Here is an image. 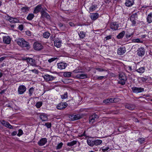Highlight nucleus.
<instances>
[{
  "instance_id": "f257e3e1",
  "label": "nucleus",
  "mask_w": 152,
  "mask_h": 152,
  "mask_svg": "<svg viewBox=\"0 0 152 152\" xmlns=\"http://www.w3.org/2000/svg\"><path fill=\"white\" fill-rule=\"evenodd\" d=\"M17 44L22 47H27L28 43L23 38H20L16 40Z\"/></svg>"
},
{
  "instance_id": "f03ea898",
  "label": "nucleus",
  "mask_w": 152,
  "mask_h": 152,
  "mask_svg": "<svg viewBox=\"0 0 152 152\" xmlns=\"http://www.w3.org/2000/svg\"><path fill=\"white\" fill-rule=\"evenodd\" d=\"M119 79L118 83L122 85L125 84V81L127 80L126 76L123 73H121L119 74Z\"/></svg>"
},
{
  "instance_id": "7ed1b4c3",
  "label": "nucleus",
  "mask_w": 152,
  "mask_h": 152,
  "mask_svg": "<svg viewBox=\"0 0 152 152\" xmlns=\"http://www.w3.org/2000/svg\"><path fill=\"white\" fill-rule=\"evenodd\" d=\"M1 37H2L3 40H2L1 38H0V42H3L4 43L9 44H10L11 40V38L8 36H2Z\"/></svg>"
},
{
  "instance_id": "20e7f679",
  "label": "nucleus",
  "mask_w": 152,
  "mask_h": 152,
  "mask_svg": "<svg viewBox=\"0 0 152 152\" xmlns=\"http://www.w3.org/2000/svg\"><path fill=\"white\" fill-rule=\"evenodd\" d=\"M33 47L34 50H40L43 48L41 43L38 42H35L34 43Z\"/></svg>"
},
{
  "instance_id": "39448f33",
  "label": "nucleus",
  "mask_w": 152,
  "mask_h": 152,
  "mask_svg": "<svg viewBox=\"0 0 152 152\" xmlns=\"http://www.w3.org/2000/svg\"><path fill=\"white\" fill-rule=\"evenodd\" d=\"M83 117L81 114L72 115L69 116V118L72 121H75L80 119Z\"/></svg>"
},
{
  "instance_id": "423d86ee",
  "label": "nucleus",
  "mask_w": 152,
  "mask_h": 152,
  "mask_svg": "<svg viewBox=\"0 0 152 152\" xmlns=\"http://www.w3.org/2000/svg\"><path fill=\"white\" fill-rule=\"evenodd\" d=\"M68 104L66 102H61L56 106V108L59 110H63L66 108Z\"/></svg>"
},
{
  "instance_id": "0eeeda50",
  "label": "nucleus",
  "mask_w": 152,
  "mask_h": 152,
  "mask_svg": "<svg viewBox=\"0 0 152 152\" xmlns=\"http://www.w3.org/2000/svg\"><path fill=\"white\" fill-rule=\"evenodd\" d=\"M26 88L24 85H20L18 88V94H22L26 91Z\"/></svg>"
},
{
  "instance_id": "6e6552de",
  "label": "nucleus",
  "mask_w": 152,
  "mask_h": 152,
  "mask_svg": "<svg viewBox=\"0 0 152 152\" xmlns=\"http://www.w3.org/2000/svg\"><path fill=\"white\" fill-rule=\"evenodd\" d=\"M41 18H46L47 19H50V15L45 11L43 10V9L41 11Z\"/></svg>"
},
{
  "instance_id": "1a4fd4ad",
  "label": "nucleus",
  "mask_w": 152,
  "mask_h": 152,
  "mask_svg": "<svg viewBox=\"0 0 152 152\" xmlns=\"http://www.w3.org/2000/svg\"><path fill=\"white\" fill-rule=\"evenodd\" d=\"M132 89L134 93H138L143 92L144 89L142 88H137L135 87H133Z\"/></svg>"
},
{
  "instance_id": "9d476101",
  "label": "nucleus",
  "mask_w": 152,
  "mask_h": 152,
  "mask_svg": "<svg viewBox=\"0 0 152 152\" xmlns=\"http://www.w3.org/2000/svg\"><path fill=\"white\" fill-rule=\"evenodd\" d=\"M137 55L139 56H143L145 53V51L144 48L142 47H141L138 48L137 50Z\"/></svg>"
},
{
  "instance_id": "9b49d317",
  "label": "nucleus",
  "mask_w": 152,
  "mask_h": 152,
  "mask_svg": "<svg viewBox=\"0 0 152 152\" xmlns=\"http://www.w3.org/2000/svg\"><path fill=\"white\" fill-rule=\"evenodd\" d=\"M136 71L140 74H142L144 73L145 70V68L144 66L140 67L136 66Z\"/></svg>"
},
{
  "instance_id": "f8f14e48",
  "label": "nucleus",
  "mask_w": 152,
  "mask_h": 152,
  "mask_svg": "<svg viewBox=\"0 0 152 152\" xmlns=\"http://www.w3.org/2000/svg\"><path fill=\"white\" fill-rule=\"evenodd\" d=\"M98 118V115L96 114H94L90 115L89 117V121L90 123L93 124L95 121L96 118Z\"/></svg>"
},
{
  "instance_id": "ddd939ff",
  "label": "nucleus",
  "mask_w": 152,
  "mask_h": 152,
  "mask_svg": "<svg viewBox=\"0 0 152 152\" xmlns=\"http://www.w3.org/2000/svg\"><path fill=\"white\" fill-rule=\"evenodd\" d=\"M47 142V140L46 138H42L37 143L39 146H42L44 145Z\"/></svg>"
},
{
  "instance_id": "4468645a",
  "label": "nucleus",
  "mask_w": 152,
  "mask_h": 152,
  "mask_svg": "<svg viewBox=\"0 0 152 152\" xmlns=\"http://www.w3.org/2000/svg\"><path fill=\"white\" fill-rule=\"evenodd\" d=\"M26 60L32 66H37L36 64V62L34 59L31 58H27Z\"/></svg>"
},
{
  "instance_id": "2eb2a0df",
  "label": "nucleus",
  "mask_w": 152,
  "mask_h": 152,
  "mask_svg": "<svg viewBox=\"0 0 152 152\" xmlns=\"http://www.w3.org/2000/svg\"><path fill=\"white\" fill-rule=\"evenodd\" d=\"M67 66V64L65 63L61 62L57 64L58 68L61 70L65 69Z\"/></svg>"
},
{
  "instance_id": "dca6fc26",
  "label": "nucleus",
  "mask_w": 152,
  "mask_h": 152,
  "mask_svg": "<svg viewBox=\"0 0 152 152\" xmlns=\"http://www.w3.org/2000/svg\"><path fill=\"white\" fill-rule=\"evenodd\" d=\"M134 0H126L125 5L127 7H131L134 4Z\"/></svg>"
},
{
  "instance_id": "f3484780",
  "label": "nucleus",
  "mask_w": 152,
  "mask_h": 152,
  "mask_svg": "<svg viewBox=\"0 0 152 152\" xmlns=\"http://www.w3.org/2000/svg\"><path fill=\"white\" fill-rule=\"evenodd\" d=\"M110 27L111 29L114 30H116L118 29L119 27V25L117 23L113 22L111 23Z\"/></svg>"
},
{
  "instance_id": "a211bd4d",
  "label": "nucleus",
  "mask_w": 152,
  "mask_h": 152,
  "mask_svg": "<svg viewBox=\"0 0 152 152\" xmlns=\"http://www.w3.org/2000/svg\"><path fill=\"white\" fill-rule=\"evenodd\" d=\"M126 51L125 48L120 47L118 49L117 54L119 55H123L126 52Z\"/></svg>"
},
{
  "instance_id": "6ab92c4d",
  "label": "nucleus",
  "mask_w": 152,
  "mask_h": 152,
  "mask_svg": "<svg viewBox=\"0 0 152 152\" xmlns=\"http://www.w3.org/2000/svg\"><path fill=\"white\" fill-rule=\"evenodd\" d=\"M43 78L46 81H51L53 80L55 78L53 77L51 75L48 74L45 75L43 76Z\"/></svg>"
},
{
  "instance_id": "aec40b11",
  "label": "nucleus",
  "mask_w": 152,
  "mask_h": 152,
  "mask_svg": "<svg viewBox=\"0 0 152 152\" xmlns=\"http://www.w3.org/2000/svg\"><path fill=\"white\" fill-rule=\"evenodd\" d=\"M39 118L43 121H45L48 120L47 115L45 113H42L40 114Z\"/></svg>"
},
{
  "instance_id": "412c9836",
  "label": "nucleus",
  "mask_w": 152,
  "mask_h": 152,
  "mask_svg": "<svg viewBox=\"0 0 152 152\" xmlns=\"http://www.w3.org/2000/svg\"><path fill=\"white\" fill-rule=\"evenodd\" d=\"M42 9L41 4H39L37 5L35 8L34 10V13L37 14L40 11L41 12V10Z\"/></svg>"
},
{
  "instance_id": "4be33fe9",
  "label": "nucleus",
  "mask_w": 152,
  "mask_h": 152,
  "mask_svg": "<svg viewBox=\"0 0 152 152\" xmlns=\"http://www.w3.org/2000/svg\"><path fill=\"white\" fill-rule=\"evenodd\" d=\"M125 106L126 108L129 110H133L135 108V105L134 104H126Z\"/></svg>"
},
{
  "instance_id": "5701e85b",
  "label": "nucleus",
  "mask_w": 152,
  "mask_h": 152,
  "mask_svg": "<svg viewBox=\"0 0 152 152\" xmlns=\"http://www.w3.org/2000/svg\"><path fill=\"white\" fill-rule=\"evenodd\" d=\"M77 77L81 79L86 78L88 77L87 75L86 74H81L77 75Z\"/></svg>"
},
{
  "instance_id": "b1692460",
  "label": "nucleus",
  "mask_w": 152,
  "mask_h": 152,
  "mask_svg": "<svg viewBox=\"0 0 152 152\" xmlns=\"http://www.w3.org/2000/svg\"><path fill=\"white\" fill-rule=\"evenodd\" d=\"M2 123L5 126L10 129H13L12 126L9 122L3 121Z\"/></svg>"
},
{
  "instance_id": "393cba45",
  "label": "nucleus",
  "mask_w": 152,
  "mask_h": 152,
  "mask_svg": "<svg viewBox=\"0 0 152 152\" xmlns=\"http://www.w3.org/2000/svg\"><path fill=\"white\" fill-rule=\"evenodd\" d=\"M98 17L99 14L97 13H92L90 15L91 19H96L98 18Z\"/></svg>"
},
{
  "instance_id": "a878e982",
  "label": "nucleus",
  "mask_w": 152,
  "mask_h": 152,
  "mask_svg": "<svg viewBox=\"0 0 152 152\" xmlns=\"http://www.w3.org/2000/svg\"><path fill=\"white\" fill-rule=\"evenodd\" d=\"M87 142L88 145L90 146H93L94 145V140H92L89 139L87 140Z\"/></svg>"
},
{
  "instance_id": "bb28decb",
  "label": "nucleus",
  "mask_w": 152,
  "mask_h": 152,
  "mask_svg": "<svg viewBox=\"0 0 152 152\" xmlns=\"http://www.w3.org/2000/svg\"><path fill=\"white\" fill-rule=\"evenodd\" d=\"M55 46L57 48H59L61 46V41H56L54 42Z\"/></svg>"
},
{
  "instance_id": "cd10ccee",
  "label": "nucleus",
  "mask_w": 152,
  "mask_h": 152,
  "mask_svg": "<svg viewBox=\"0 0 152 152\" xmlns=\"http://www.w3.org/2000/svg\"><path fill=\"white\" fill-rule=\"evenodd\" d=\"M77 142V140H73L70 142H68L67 144V146H72L76 144Z\"/></svg>"
},
{
  "instance_id": "c85d7f7f",
  "label": "nucleus",
  "mask_w": 152,
  "mask_h": 152,
  "mask_svg": "<svg viewBox=\"0 0 152 152\" xmlns=\"http://www.w3.org/2000/svg\"><path fill=\"white\" fill-rule=\"evenodd\" d=\"M125 31H123L120 33L117 36V38L118 39H120L123 37L125 34Z\"/></svg>"
},
{
  "instance_id": "c756f323",
  "label": "nucleus",
  "mask_w": 152,
  "mask_h": 152,
  "mask_svg": "<svg viewBox=\"0 0 152 152\" xmlns=\"http://www.w3.org/2000/svg\"><path fill=\"white\" fill-rule=\"evenodd\" d=\"M102 142V141L100 140H94V145H98L101 144Z\"/></svg>"
},
{
  "instance_id": "7c9ffc66",
  "label": "nucleus",
  "mask_w": 152,
  "mask_h": 152,
  "mask_svg": "<svg viewBox=\"0 0 152 152\" xmlns=\"http://www.w3.org/2000/svg\"><path fill=\"white\" fill-rule=\"evenodd\" d=\"M97 7V6L96 5H92L89 8V11L92 12L94 10L96 9Z\"/></svg>"
},
{
  "instance_id": "2f4dec72",
  "label": "nucleus",
  "mask_w": 152,
  "mask_h": 152,
  "mask_svg": "<svg viewBox=\"0 0 152 152\" xmlns=\"http://www.w3.org/2000/svg\"><path fill=\"white\" fill-rule=\"evenodd\" d=\"M79 37L81 39H83L86 36V33L83 31H81L78 33Z\"/></svg>"
},
{
  "instance_id": "473e14b6",
  "label": "nucleus",
  "mask_w": 152,
  "mask_h": 152,
  "mask_svg": "<svg viewBox=\"0 0 152 152\" xmlns=\"http://www.w3.org/2000/svg\"><path fill=\"white\" fill-rule=\"evenodd\" d=\"M50 35V33L48 31H46L43 34V37L46 39H48L49 38Z\"/></svg>"
},
{
  "instance_id": "72a5a7b5",
  "label": "nucleus",
  "mask_w": 152,
  "mask_h": 152,
  "mask_svg": "<svg viewBox=\"0 0 152 152\" xmlns=\"http://www.w3.org/2000/svg\"><path fill=\"white\" fill-rule=\"evenodd\" d=\"M71 74L70 72H65L64 73L63 75L65 77H70L71 76Z\"/></svg>"
},
{
  "instance_id": "f704fd0d",
  "label": "nucleus",
  "mask_w": 152,
  "mask_h": 152,
  "mask_svg": "<svg viewBox=\"0 0 152 152\" xmlns=\"http://www.w3.org/2000/svg\"><path fill=\"white\" fill-rule=\"evenodd\" d=\"M34 91V88L32 87L30 88L28 90V94L29 96H32L33 92Z\"/></svg>"
},
{
  "instance_id": "c9c22d12",
  "label": "nucleus",
  "mask_w": 152,
  "mask_h": 152,
  "mask_svg": "<svg viewBox=\"0 0 152 152\" xmlns=\"http://www.w3.org/2000/svg\"><path fill=\"white\" fill-rule=\"evenodd\" d=\"M118 99L117 98H114L109 99V103L115 102Z\"/></svg>"
},
{
  "instance_id": "e433bc0d",
  "label": "nucleus",
  "mask_w": 152,
  "mask_h": 152,
  "mask_svg": "<svg viewBox=\"0 0 152 152\" xmlns=\"http://www.w3.org/2000/svg\"><path fill=\"white\" fill-rule=\"evenodd\" d=\"M136 18H137V13H135L132 15L130 17V19H133Z\"/></svg>"
},
{
  "instance_id": "4c0bfd02",
  "label": "nucleus",
  "mask_w": 152,
  "mask_h": 152,
  "mask_svg": "<svg viewBox=\"0 0 152 152\" xmlns=\"http://www.w3.org/2000/svg\"><path fill=\"white\" fill-rule=\"evenodd\" d=\"M137 141L140 143L142 144L145 142V139L143 137L139 138Z\"/></svg>"
},
{
  "instance_id": "58836bf2",
  "label": "nucleus",
  "mask_w": 152,
  "mask_h": 152,
  "mask_svg": "<svg viewBox=\"0 0 152 152\" xmlns=\"http://www.w3.org/2000/svg\"><path fill=\"white\" fill-rule=\"evenodd\" d=\"M132 22V26H137V23L138 24V22H137L136 20H130Z\"/></svg>"
},
{
  "instance_id": "ea45409f",
  "label": "nucleus",
  "mask_w": 152,
  "mask_h": 152,
  "mask_svg": "<svg viewBox=\"0 0 152 152\" xmlns=\"http://www.w3.org/2000/svg\"><path fill=\"white\" fill-rule=\"evenodd\" d=\"M140 79L142 82H145L148 80V76H145L141 77Z\"/></svg>"
},
{
  "instance_id": "a19ab883",
  "label": "nucleus",
  "mask_w": 152,
  "mask_h": 152,
  "mask_svg": "<svg viewBox=\"0 0 152 152\" xmlns=\"http://www.w3.org/2000/svg\"><path fill=\"white\" fill-rule=\"evenodd\" d=\"M73 72L75 73H81L82 72V69H79V67H78V69H76L75 70H74Z\"/></svg>"
},
{
  "instance_id": "79ce46f5",
  "label": "nucleus",
  "mask_w": 152,
  "mask_h": 152,
  "mask_svg": "<svg viewBox=\"0 0 152 152\" xmlns=\"http://www.w3.org/2000/svg\"><path fill=\"white\" fill-rule=\"evenodd\" d=\"M68 97L67 93L66 92L64 94L61 95V98L62 99H65L66 98Z\"/></svg>"
},
{
  "instance_id": "37998d69",
  "label": "nucleus",
  "mask_w": 152,
  "mask_h": 152,
  "mask_svg": "<svg viewBox=\"0 0 152 152\" xmlns=\"http://www.w3.org/2000/svg\"><path fill=\"white\" fill-rule=\"evenodd\" d=\"M58 59V58L57 57H53L49 59L48 60V61L49 63H51V62L56 60H57Z\"/></svg>"
},
{
  "instance_id": "c03bdc74",
  "label": "nucleus",
  "mask_w": 152,
  "mask_h": 152,
  "mask_svg": "<svg viewBox=\"0 0 152 152\" xmlns=\"http://www.w3.org/2000/svg\"><path fill=\"white\" fill-rule=\"evenodd\" d=\"M29 10V8L26 6L22 7L21 8V10L23 12H25L27 10Z\"/></svg>"
},
{
  "instance_id": "a18cd8bd",
  "label": "nucleus",
  "mask_w": 152,
  "mask_h": 152,
  "mask_svg": "<svg viewBox=\"0 0 152 152\" xmlns=\"http://www.w3.org/2000/svg\"><path fill=\"white\" fill-rule=\"evenodd\" d=\"M63 145L62 142H61L59 143L58 145L56 146V148L57 149H61Z\"/></svg>"
},
{
  "instance_id": "49530a36",
  "label": "nucleus",
  "mask_w": 152,
  "mask_h": 152,
  "mask_svg": "<svg viewBox=\"0 0 152 152\" xmlns=\"http://www.w3.org/2000/svg\"><path fill=\"white\" fill-rule=\"evenodd\" d=\"M42 105V102H37L36 104V106L37 108L40 107Z\"/></svg>"
},
{
  "instance_id": "de8ad7c7",
  "label": "nucleus",
  "mask_w": 152,
  "mask_h": 152,
  "mask_svg": "<svg viewBox=\"0 0 152 152\" xmlns=\"http://www.w3.org/2000/svg\"><path fill=\"white\" fill-rule=\"evenodd\" d=\"M34 17V15L33 14H29L27 17V19H32Z\"/></svg>"
},
{
  "instance_id": "09e8293b",
  "label": "nucleus",
  "mask_w": 152,
  "mask_h": 152,
  "mask_svg": "<svg viewBox=\"0 0 152 152\" xmlns=\"http://www.w3.org/2000/svg\"><path fill=\"white\" fill-rule=\"evenodd\" d=\"M9 21L11 23H16L19 22V20H9Z\"/></svg>"
},
{
  "instance_id": "8fccbe9b",
  "label": "nucleus",
  "mask_w": 152,
  "mask_h": 152,
  "mask_svg": "<svg viewBox=\"0 0 152 152\" xmlns=\"http://www.w3.org/2000/svg\"><path fill=\"white\" fill-rule=\"evenodd\" d=\"M23 131L21 129H19L18 130V133L17 134V136L20 137L23 134Z\"/></svg>"
},
{
  "instance_id": "3c124183",
  "label": "nucleus",
  "mask_w": 152,
  "mask_h": 152,
  "mask_svg": "<svg viewBox=\"0 0 152 152\" xmlns=\"http://www.w3.org/2000/svg\"><path fill=\"white\" fill-rule=\"evenodd\" d=\"M51 124L50 123H46L44 125L46 126L48 128H50L51 127Z\"/></svg>"
},
{
  "instance_id": "603ef678",
  "label": "nucleus",
  "mask_w": 152,
  "mask_h": 152,
  "mask_svg": "<svg viewBox=\"0 0 152 152\" xmlns=\"http://www.w3.org/2000/svg\"><path fill=\"white\" fill-rule=\"evenodd\" d=\"M23 25L21 24L19 25L18 27V28L20 31H22L23 30Z\"/></svg>"
},
{
  "instance_id": "864d4df0",
  "label": "nucleus",
  "mask_w": 152,
  "mask_h": 152,
  "mask_svg": "<svg viewBox=\"0 0 152 152\" xmlns=\"http://www.w3.org/2000/svg\"><path fill=\"white\" fill-rule=\"evenodd\" d=\"M152 18V12L149 14L147 16V19H151Z\"/></svg>"
},
{
  "instance_id": "5fc2aeb1",
  "label": "nucleus",
  "mask_w": 152,
  "mask_h": 152,
  "mask_svg": "<svg viewBox=\"0 0 152 152\" xmlns=\"http://www.w3.org/2000/svg\"><path fill=\"white\" fill-rule=\"evenodd\" d=\"M26 35L28 36H31V33L29 31H26Z\"/></svg>"
},
{
  "instance_id": "6e6d98bb",
  "label": "nucleus",
  "mask_w": 152,
  "mask_h": 152,
  "mask_svg": "<svg viewBox=\"0 0 152 152\" xmlns=\"http://www.w3.org/2000/svg\"><path fill=\"white\" fill-rule=\"evenodd\" d=\"M133 42H134L137 43L141 42L140 41L139 38H137L136 39L134 40Z\"/></svg>"
},
{
  "instance_id": "4d7b16f0",
  "label": "nucleus",
  "mask_w": 152,
  "mask_h": 152,
  "mask_svg": "<svg viewBox=\"0 0 152 152\" xmlns=\"http://www.w3.org/2000/svg\"><path fill=\"white\" fill-rule=\"evenodd\" d=\"M109 149H110L109 147H106L102 149V150L104 151H109Z\"/></svg>"
},
{
  "instance_id": "13d9d810",
  "label": "nucleus",
  "mask_w": 152,
  "mask_h": 152,
  "mask_svg": "<svg viewBox=\"0 0 152 152\" xmlns=\"http://www.w3.org/2000/svg\"><path fill=\"white\" fill-rule=\"evenodd\" d=\"M5 106L7 107H10L12 108L11 103H8V104H6V105H5Z\"/></svg>"
},
{
  "instance_id": "bf43d9fd",
  "label": "nucleus",
  "mask_w": 152,
  "mask_h": 152,
  "mask_svg": "<svg viewBox=\"0 0 152 152\" xmlns=\"http://www.w3.org/2000/svg\"><path fill=\"white\" fill-rule=\"evenodd\" d=\"M112 36L111 35H109L105 37V39H106V40H109V39H111Z\"/></svg>"
},
{
  "instance_id": "052dcab7",
  "label": "nucleus",
  "mask_w": 152,
  "mask_h": 152,
  "mask_svg": "<svg viewBox=\"0 0 152 152\" xmlns=\"http://www.w3.org/2000/svg\"><path fill=\"white\" fill-rule=\"evenodd\" d=\"M6 58V57L3 56L0 58V62H2Z\"/></svg>"
},
{
  "instance_id": "680f3d73",
  "label": "nucleus",
  "mask_w": 152,
  "mask_h": 152,
  "mask_svg": "<svg viewBox=\"0 0 152 152\" xmlns=\"http://www.w3.org/2000/svg\"><path fill=\"white\" fill-rule=\"evenodd\" d=\"M103 102L105 103H109V99H106L104 100L103 101Z\"/></svg>"
},
{
  "instance_id": "e2e57ef3",
  "label": "nucleus",
  "mask_w": 152,
  "mask_h": 152,
  "mask_svg": "<svg viewBox=\"0 0 152 152\" xmlns=\"http://www.w3.org/2000/svg\"><path fill=\"white\" fill-rule=\"evenodd\" d=\"M104 78V77L103 76H101L98 77L97 79L99 80H101Z\"/></svg>"
},
{
  "instance_id": "0e129e2a",
  "label": "nucleus",
  "mask_w": 152,
  "mask_h": 152,
  "mask_svg": "<svg viewBox=\"0 0 152 152\" xmlns=\"http://www.w3.org/2000/svg\"><path fill=\"white\" fill-rule=\"evenodd\" d=\"M31 71L32 72L35 73L36 74H37L38 73V71L36 69H32L31 70Z\"/></svg>"
},
{
  "instance_id": "69168bd1",
  "label": "nucleus",
  "mask_w": 152,
  "mask_h": 152,
  "mask_svg": "<svg viewBox=\"0 0 152 152\" xmlns=\"http://www.w3.org/2000/svg\"><path fill=\"white\" fill-rule=\"evenodd\" d=\"M17 134V132L14 131L11 133V135L12 136H15Z\"/></svg>"
},
{
  "instance_id": "338daca9",
  "label": "nucleus",
  "mask_w": 152,
  "mask_h": 152,
  "mask_svg": "<svg viewBox=\"0 0 152 152\" xmlns=\"http://www.w3.org/2000/svg\"><path fill=\"white\" fill-rule=\"evenodd\" d=\"M54 38H55V36L54 35H51L50 37V39L51 40L54 41Z\"/></svg>"
},
{
  "instance_id": "774afa93",
  "label": "nucleus",
  "mask_w": 152,
  "mask_h": 152,
  "mask_svg": "<svg viewBox=\"0 0 152 152\" xmlns=\"http://www.w3.org/2000/svg\"><path fill=\"white\" fill-rule=\"evenodd\" d=\"M85 133H86V131H84V132H83V133L82 134H81V135H80L79 136L80 137H82L83 136H86V135L85 134Z\"/></svg>"
}]
</instances>
